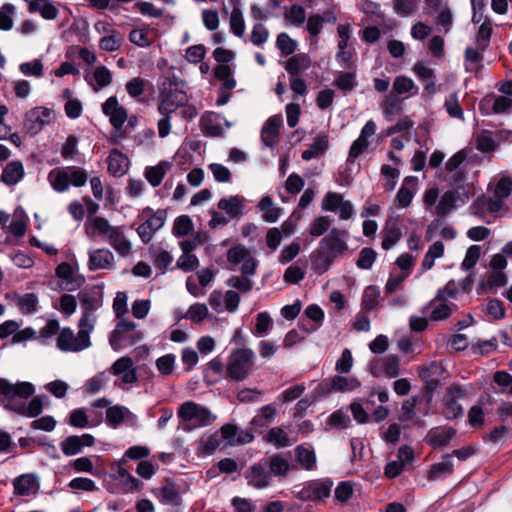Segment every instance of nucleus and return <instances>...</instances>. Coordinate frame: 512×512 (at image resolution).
Instances as JSON below:
<instances>
[{
    "mask_svg": "<svg viewBox=\"0 0 512 512\" xmlns=\"http://www.w3.org/2000/svg\"><path fill=\"white\" fill-rule=\"evenodd\" d=\"M35 388L30 382L15 384L0 378V406L21 416L35 418L43 411V401L40 396L26 401L34 394Z\"/></svg>",
    "mask_w": 512,
    "mask_h": 512,
    "instance_id": "obj_1",
    "label": "nucleus"
},
{
    "mask_svg": "<svg viewBox=\"0 0 512 512\" xmlns=\"http://www.w3.org/2000/svg\"><path fill=\"white\" fill-rule=\"evenodd\" d=\"M255 353L250 348H237L230 353L225 365V379L230 382H243L252 373Z\"/></svg>",
    "mask_w": 512,
    "mask_h": 512,
    "instance_id": "obj_2",
    "label": "nucleus"
},
{
    "mask_svg": "<svg viewBox=\"0 0 512 512\" xmlns=\"http://www.w3.org/2000/svg\"><path fill=\"white\" fill-rule=\"evenodd\" d=\"M177 416L181 421L179 429L186 432L209 426L216 419L210 409L193 401L182 403L178 408Z\"/></svg>",
    "mask_w": 512,
    "mask_h": 512,
    "instance_id": "obj_3",
    "label": "nucleus"
},
{
    "mask_svg": "<svg viewBox=\"0 0 512 512\" xmlns=\"http://www.w3.org/2000/svg\"><path fill=\"white\" fill-rule=\"evenodd\" d=\"M47 180L58 193L66 192L70 185L82 187L88 181L87 172L78 166L57 167L48 173Z\"/></svg>",
    "mask_w": 512,
    "mask_h": 512,
    "instance_id": "obj_4",
    "label": "nucleus"
},
{
    "mask_svg": "<svg viewBox=\"0 0 512 512\" xmlns=\"http://www.w3.org/2000/svg\"><path fill=\"white\" fill-rule=\"evenodd\" d=\"M121 460L114 461L110 466L108 477L114 482L106 481L105 487L112 494H124L140 489V482L123 467Z\"/></svg>",
    "mask_w": 512,
    "mask_h": 512,
    "instance_id": "obj_5",
    "label": "nucleus"
},
{
    "mask_svg": "<svg viewBox=\"0 0 512 512\" xmlns=\"http://www.w3.org/2000/svg\"><path fill=\"white\" fill-rule=\"evenodd\" d=\"M142 339V333L136 331L133 321L122 319L109 336V343L114 351L128 348Z\"/></svg>",
    "mask_w": 512,
    "mask_h": 512,
    "instance_id": "obj_6",
    "label": "nucleus"
},
{
    "mask_svg": "<svg viewBox=\"0 0 512 512\" xmlns=\"http://www.w3.org/2000/svg\"><path fill=\"white\" fill-rule=\"evenodd\" d=\"M468 150L462 149L453 154L446 162L443 179L457 186L464 185L468 175Z\"/></svg>",
    "mask_w": 512,
    "mask_h": 512,
    "instance_id": "obj_7",
    "label": "nucleus"
},
{
    "mask_svg": "<svg viewBox=\"0 0 512 512\" xmlns=\"http://www.w3.org/2000/svg\"><path fill=\"white\" fill-rule=\"evenodd\" d=\"M472 187L460 185L444 192L436 207V216L445 217L453 210L465 205L470 199Z\"/></svg>",
    "mask_w": 512,
    "mask_h": 512,
    "instance_id": "obj_8",
    "label": "nucleus"
},
{
    "mask_svg": "<svg viewBox=\"0 0 512 512\" xmlns=\"http://www.w3.org/2000/svg\"><path fill=\"white\" fill-rule=\"evenodd\" d=\"M227 261L230 269L240 271L243 275H254L258 266V260L251 251L243 245H235L227 251Z\"/></svg>",
    "mask_w": 512,
    "mask_h": 512,
    "instance_id": "obj_9",
    "label": "nucleus"
},
{
    "mask_svg": "<svg viewBox=\"0 0 512 512\" xmlns=\"http://www.w3.org/2000/svg\"><path fill=\"white\" fill-rule=\"evenodd\" d=\"M361 386L359 380L355 377H345L334 375L322 380L316 387L314 393L317 397H327L332 393L352 392Z\"/></svg>",
    "mask_w": 512,
    "mask_h": 512,
    "instance_id": "obj_10",
    "label": "nucleus"
},
{
    "mask_svg": "<svg viewBox=\"0 0 512 512\" xmlns=\"http://www.w3.org/2000/svg\"><path fill=\"white\" fill-rule=\"evenodd\" d=\"M146 215L148 216L145 221L136 229L138 236L145 244L149 243L155 233L164 226L167 219V212L164 209H158L153 212L151 208L147 207L143 210L142 217Z\"/></svg>",
    "mask_w": 512,
    "mask_h": 512,
    "instance_id": "obj_11",
    "label": "nucleus"
},
{
    "mask_svg": "<svg viewBox=\"0 0 512 512\" xmlns=\"http://www.w3.org/2000/svg\"><path fill=\"white\" fill-rule=\"evenodd\" d=\"M321 209L325 212L338 213L340 220H349L355 216L353 204L338 192H327L322 199Z\"/></svg>",
    "mask_w": 512,
    "mask_h": 512,
    "instance_id": "obj_12",
    "label": "nucleus"
},
{
    "mask_svg": "<svg viewBox=\"0 0 512 512\" xmlns=\"http://www.w3.org/2000/svg\"><path fill=\"white\" fill-rule=\"evenodd\" d=\"M52 110L38 106L28 110L23 119V129L31 136L40 133L51 121Z\"/></svg>",
    "mask_w": 512,
    "mask_h": 512,
    "instance_id": "obj_13",
    "label": "nucleus"
},
{
    "mask_svg": "<svg viewBox=\"0 0 512 512\" xmlns=\"http://www.w3.org/2000/svg\"><path fill=\"white\" fill-rule=\"evenodd\" d=\"M348 237L347 231L334 227L321 239L319 246L335 258H340L348 251Z\"/></svg>",
    "mask_w": 512,
    "mask_h": 512,
    "instance_id": "obj_14",
    "label": "nucleus"
},
{
    "mask_svg": "<svg viewBox=\"0 0 512 512\" xmlns=\"http://www.w3.org/2000/svg\"><path fill=\"white\" fill-rule=\"evenodd\" d=\"M465 396L466 391L458 384H452L446 388L443 398V414L446 419L453 420L463 415L459 400Z\"/></svg>",
    "mask_w": 512,
    "mask_h": 512,
    "instance_id": "obj_15",
    "label": "nucleus"
},
{
    "mask_svg": "<svg viewBox=\"0 0 512 512\" xmlns=\"http://www.w3.org/2000/svg\"><path fill=\"white\" fill-rule=\"evenodd\" d=\"M56 345L62 352H80L90 347L91 341H87L83 333L75 335L72 329L65 327L60 330Z\"/></svg>",
    "mask_w": 512,
    "mask_h": 512,
    "instance_id": "obj_16",
    "label": "nucleus"
},
{
    "mask_svg": "<svg viewBox=\"0 0 512 512\" xmlns=\"http://www.w3.org/2000/svg\"><path fill=\"white\" fill-rule=\"evenodd\" d=\"M164 89L165 92L157 106L159 114H173L188 103V95L183 89H167L166 83Z\"/></svg>",
    "mask_w": 512,
    "mask_h": 512,
    "instance_id": "obj_17",
    "label": "nucleus"
},
{
    "mask_svg": "<svg viewBox=\"0 0 512 512\" xmlns=\"http://www.w3.org/2000/svg\"><path fill=\"white\" fill-rule=\"evenodd\" d=\"M457 305L448 300L442 299L441 294H437L423 309L422 312L429 316L432 321H443L449 318L454 311H456Z\"/></svg>",
    "mask_w": 512,
    "mask_h": 512,
    "instance_id": "obj_18",
    "label": "nucleus"
},
{
    "mask_svg": "<svg viewBox=\"0 0 512 512\" xmlns=\"http://www.w3.org/2000/svg\"><path fill=\"white\" fill-rule=\"evenodd\" d=\"M199 125L206 136L212 137L221 136L225 128L231 126L223 115L215 112H205L200 118Z\"/></svg>",
    "mask_w": 512,
    "mask_h": 512,
    "instance_id": "obj_19",
    "label": "nucleus"
},
{
    "mask_svg": "<svg viewBox=\"0 0 512 512\" xmlns=\"http://www.w3.org/2000/svg\"><path fill=\"white\" fill-rule=\"evenodd\" d=\"M369 371L374 377L387 376L394 378L400 372V360L394 355L377 358L370 362Z\"/></svg>",
    "mask_w": 512,
    "mask_h": 512,
    "instance_id": "obj_20",
    "label": "nucleus"
},
{
    "mask_svg": "<svg viewBox=\"0 0 512 512\" xmlns=\"http://www.w3.org/2000/svg\"><path fill=\"white\" fill-rule=\"evenodd\" d=\"M375 132L376 123L373 120H368L361 129L360 135L350 147L347 158L348 162H354L361 154L368 150V147L371 144L369 138L372 137Z\"/></svg>",
    "mask_w": 512,
    "mask_h": 512,
    "instance_id": "obj_21",
    "label": "nucleus"
},
{
    "mask_svg": "<svg viewBox=\"0 0 512 512\" xmlns=\"http://www.w3.org/2000/svg\"><path fill=\"white\" fill-rule=\"evenodd\" d=\"M89 271L115 269L114 254L108 248L90 249L88 251Z\"/></svg>",
    "mask_w": 512,
    "mask_h": 512,
    "instance_id": "obj_22",
    "label": "nucleus"
},
{
    "mask_svg": "<svg viewBox=\"0 0 512 512\" xmlns=\"http://www.w3.org/2000/svg\"><path fill=\"white\" fill-rule=\"evenodd\" d=\"M102 112L109 118V122L115 129H121L128 119L126 108L119 104L116 96L109 97L102 104Z\"/></svg>",
    "mask_w": 512,
    "mask_h": 512,
    "instance_id": "obj_23",
    "label": "nucleus"
},
{
    "mask_svg": "<svg viewBox=\"0 0 512 512\" xmlns=\"http://www.w3.org/2000/svg\"><path fill=\"white\" fill-rule=\"evenodd\" d=\"M111 373L121 380L123 389H127L126 385L129 386L137 381L136 368L128 356L117 359L111 367Z\"/></svg>",
    "mask_w": 512,
    "mask_h": 512,
    "instance_id": "obj_24",
    "label": "nucleus"
},
{
    "mask_svg": "<svg viewBox=\"0 0 512 512\" xmlns=\"http://www.w3.org/2000/svg\"><path fill=\"white\" fill-rule=\"evenodd\" d=\"M245 477L248 481V484L257 489L266 488L270 486L272 482L271 473L267 468L266 462L262 459L249 467Z\"/></svg>",
    "mask_w": 512,
    "mask_h": 512,
    "instance_id": "obj_25",
    "label": "nucleus"
},
{
    "mask_svg": "<svg viewBox=\"0 0 512 512\" xmlns=\"http://www.w3.org/2000/svg\"><path fill=\"white\" fill-rule=\"evenodd\" d=\"M332 481L329 479H319L308 482L300 494L302 498L311 500V501H319L323 500L330 496L332 489Z\"/></svg>",
    "mask_w": 512,
    "mask_h": 512,
    "instance_id": "obj_26",
    "label": "nucleus"
},
{
    "mask_svg": "<svg viewBox=\"0 0 512 512\" xmlns=\"http://www.w3.org/2000/svg\"><path fill=\"white\" fill-rule=\"evenodd\" d=\"M283 124L281 114H276L268 118L261 129V140L266 147L274 148L279 140V131Z\"/></svg>",
    "mask_w": 512,
    "mask_h": 512,
    "instance_id": "obj_27",
    "label": "nucleus"
},
{
    "mask_svg": "<svg viewBox=\"0 0 512 512\" xmlns=\"http://www.w3.org/2000/svg\"><path fill=\"white\" fill-rule=\"evenodd\" d=\"M94 443L95 438L91 434L71 435L61 441L60 448L64 455L74 456L80 453L84 447H90Z\"/></svg>",
    "mask_w": 512,
    "mask_h": 512,
    "instance_id": "obj_28",
    "label": "nucleus"
},
{
    "mask_svg": "<svg viewBox=\"0 0 512 512\" xmlns=\"http://www.w3.org/2000/svg\"><path fill=\"white\" fill-rule=\"evenodd\" d=\"M84 227L85 233L90 239L99 238L105 241L114 228L107 219L100 216L89 217Z\"/></svg>",
    "mask_w": 512,
    "mask_h": 512,
    "instance_id": "obj_29",
    "label": "nucleus"
},
{
    "mask_svg": "<svg viewBox=\"0 0 512 512\" xmlns=\"http://www.w3.org/2000/svg\"><path fill=\"white\" fill-rule=\"evenodd\" d=\"M106 242L122 257L132 253V245L124 233L123 227L114 226Z\"/></svg>",
    "mask_w": 512,
    "mask_h": 512,
    "instance_id": "obj_30",
    "label": "nucleus"
},
{
    "mask_svg": "<svg viewBox=\"0 0 512 512\" xmlns=\"http://www.w3.org/2000/svg\"><path fill=\"white\" fill-rule=\"evenodd\" d=\"M512 191V180L510 177H502L497 182L493 196L490 197L488 202L489 210L495 212L502 208L503 201L506 199Z\"/></svg>",
    "mask_w": 512,
    "mask_h": 512,
    "instance_id": "obj_31",
    "label": "nucleus"
},
{
    "mask_svg": "<svg viewBox=\"0 0 512 512\" xmlns=\"http://www.w3.org/2000/svg\"><path fill=\"white\" fill-rule=\"evenodd\" d=\"M295 461L304 470L313 471L317 468V458L313 446L303 443L294 449Z\"/></svg>",
    "mask_w": 512,
    "mask_h": 512,
    "instance_id": "obj_32",
    "label": "nucleus"
},
{
    "mask_svg": "<svg viewBox=\"0 0 512 512\" xmlns=\"http://www.w3.org/2000/svg\"><path fill=\"white\" fill-rule=\"evenodd\" d=\"M502 140V131L481 130L475 139L476 148L484 153L491 152L500 145Z\"/></svg>",
    "mask_w": 512,
    "mask_h": 512,
    "instance_id": "obj_33",
    "label": "nucleus"
},
{
    "mask_svg": "<svg viewBox=\"0 0 512 512\" xmlns=\"http://www.w3.org/2000/svg\"><path fill=\"white\" fill-rule=\"evenodd\" d=\"M217 206L226 213L230 220L239 219L244 213L245 198L239 195L222 198Z\"/></svg>",
    "mask_w": 512,
    "mask_h": 512,
    "instance_id": "obj_34",
    "label": "nucleus"
},
{
    "mask_svg": "<svg viewBox=\"0 0 512 512\" xmlns=\"http://www.w3.org/2000/svg\"><path fill=\"white\" fill-rule=\"evenodd\" d=\"M108 172L113 177H121L129 169V159L118 149H112L108 158Z\"/></svg>",
    "mask_w": 512,
    "mask_h": 512,
    "instance_id": "obj_35",
    "label": "nucleus"
},
{
    "mask_svg": "<svg viewBox=\"0 0 512 512\" xmlns=\"http://www.w3.org/2000/svg\"><path fill=\"white\" fill-rule=\"evenodd\" d=\"M310 259L314 272L322 275L330 269L337 258L319 246L311 253Z\"/></svg>",
    "mask_w": 512,
    "mask_h": 512,
    "instance_id": "obj_36",
    "label": "nucleus"
},
{
    "mask_svg": "<svg viewBox=\"0 0 512 512\" xmlns=\"http://www.w3.org/2000/svg\"><path fill=\"white\" fill-rule=\"evenodd\" d=\"M56 276L63 281V288L68 291L78 289L83 282V280L75 275V270L72 265L67 262H63L57 266Z\"/></svg>",
    "mask_w": 512,
    "mask_h": 512,
    "instance_id": "obj_37",
    "label": "nucleus"
},
{
    "mask_svg": "<svg viewBox=\"0 0 512 512\" xmlns=\"http://www.w3.org/2000/svg\"><path fill=\"white\" fill-rule=\"evenodd\" d=\"M149 253L155 267L162 272H165L174 260L171 251L165 248L163 243L152 245Z\"/></svg>",
    "mask_w": 512,
    "mask_h": 512,
    "instance_id": "obj_38",
    "label": "nucleus"
},
{
    "mask_svg": "<svg viewBox=\"0 0 512 512\" xmlns=\"http://www.w3.org/2000/svg\"><path fill=\"white\" fill-rule=\"evenodd\" d=\"M25 175L21 161H11L5 165L1 174V181L7 186L18 184Z\"/></svg>",
    "mask_w": 512,
    "mask_h": 512,
    "instance_id": "obj_39",
    "label": "nucleus"
},
{
    "mask_svg": "<svg viewBox=\"0 0 512 512\" xmlns=\"http://www.w3.org/2000/svg\"><path fill=\"white\" fill-rule=\"evenodd\" d=\"M455 434V430L448 427L432 428L427 436L426 442L432 448H440L446 446Z\"/></svg>",
    "mask_w": 512,
    "mask_h": 512,
    "instance_id": "obj_40",
    "label": "nucleus"
},
{
    "mask_svg": "<svg viewBox=\"0 0 512 512\" xmlns=\"http://www.w3.org/2000/svg\"><path fill=\"white\" fill-rule=\"evenodd\" d=\"M417 187V179L412 177H407L404 179L400 189L396 195V204L399 207L406 208L408 207L416 193Z\"/></svg>",
    "mask_w": 512,
    "mask_h": 512,
    "instance_id": "obj_41",
    "label": "nucleus"
},
{
    "mask_svg": "<svg viewBox=\"0 0 512 512\" xmlns=\"http://www.w3.org/2000/svg\"><path fill=\"white\" fill-rule=\"evenodd\" d=\"M171 167L172 164L170 162L160 161L155 166H147L144 171V176L152 187H158Z\"/></svg>",
    "mask_w": 512,
    "mask_h": 512,
    "instance_id": "obj_42",
    "label": "nucleus"
},
{
    "mask_svg": "<svg viewBox=\"0 0 512 512\" xmlns=\"http://www.w3.org/2000/svg\"><path fill=\"white\" fill-rule=\"evenodd\" d=\"M13 488L15 495L29 496L37 489V479L32 474L20 475L13 480Z\"/></svg>",
    "mask_w": 512,
    "mask_h": 512,
    "instance_id": "obj_43",
    "label": "nucleus"
},
{
    "mask_svg": "<svg viewBox=\"0 0 512 512\" xmlns=\"http://www.w3.org/2000/svg\"><path fill=\"white\" fill-rule=\"evenodd\" d=\"M418 92L419 87L411 78L400 75L394 79L391 94L395 97L400 95H407V97H411L417 95Z\"/></svg>",
    "mask_w": 512,
    "mask_h": 512,
    "instance_id": "obj_44",
    "label": "nucleus"
},
{
    "mask_svg": "<svg viewBox=\"0 0 512 512\" xmlns=\"http://www.w3.org/2000/svg\"><path fill=\"white\" fill-rule=\"evenodd\" d=\"M258 209L262 213V219L267 223H275L283 214V209L275 207L270 196H263L258 205Z\"/></svg>",
    "mask_w": 512,
    "mask_h": 512,
    "instance_id": "obj_45",
    "label": "nucleus"
},
{
    "mask_svg": "<svg viewBox=\"0 0 512 512\" xmlns=\"http://www.w3.org/2000/svg\"><path fill=\"white\" fill-rule=\"evenodd\" d=\"M381 291L376 285L367 286L362 295L361 299V310L362 312H370L377 310L379 307Z\"/></svg>",
    "mask_w": 512,
    "mask_h": 512,
    "instance_id": "obj_46",
    "label": "nucleus"
},
{
    "mask_svg": "<svg viewBox=\"0 0 512 512\" xmlns=\"http://www.w3.org/2000/svg\"><path fill=\"white\" fill-rule=\"evenodd\" d=\"M312 65L310 56L306 53H298L291 56L286 63V70L291 75H298Z\"/></svg>",
    "mask_w": 512,
    "mask_h": 512,
    "instance_id": "obj_47",
    "label": "nucleus"
},
{
    "mask_svg": "<svg viewBox=\"0 0 512 512\" xmlns=\"http://www.w3.org/2000/svg\"><path fill=\"white\" fill-rule=\"evenodd\" d=\"M225 447L220 434L213 433L203 436L199 443V454L201 456H208L214 454L218 449Z\"/></svg>",
    "mask_w": 512,
    "mask_h": 512,
    "instance_id": "obj_48",
    "label": "nucleus"
},
{
    "mask_svg": "<svg viewBox=\"0 0 512 512\" xmlns=\"http://www.w3.org/2000/svg\"><path fill=\"white\" fill-rule=\"evenodd\" d=\"M29 11L31 13H40L46 20H54L59 14V10L55 5L47 0H33L29 3Z\"/></svg>",
    "mask_w": 512,
    "mask_h": 512,
    "instance_id": "obj_49",
    "label": "nucleus"
},
{
    "mask_svg": "<svg viewBox=\"0 0 512 512\" xmlns=\"http://www.w3.org/2000/svg\"><path fill=\"white\" fill-rule=\"evenodd\" d=\"M329 146L328 136L325 134L318 135L309 148L302 152V159L309 161L311 159L321 156Z\"/></svg>",
    "mask_w": 512,
    "mask_h": 512,
    "instance_id": "obj_50",
    "label": "nucleus"
},
{
    "mask_svg": "<svg viewBox=\"0 0 512 512\" xmlns=\"http://www.w3.org/2000/svg\"><path fill=\"white\" fill-rule=\"evenodd\" d=\"M333 85L344 94L351 92L358 85L356 67H353V69L348 72H339L334 79Z\"/></svg>",
    "mask_w": 512,
    "mask_h": 512,
    "instance_id": "obj_51",
    "label": "nucleus"
},
{
    "mask_svg": "<svg viewBox=\"0 0 512 512\" xmlns=\"http://www.w3.org/2000/svg\"><path fill=\"white\" fill-rule=\"evenodd\" d=\"M262 460L266 462L271 476H285L289 471L290 464L281 455L275 454L271 457L262 458Z\"/></svg>",
    "mask_w": 512,
    "mask_h": 512,
    "instance_id": "obj_52",
    "label": "nucleus"
},
{
    "mask_svg": "<svg viewBox=\"0 0 512 512\" xmlns=\"http://www.w3.org/2000/svg\"><path fill=\"white\" fill-rule=\"evenodd\" d=\"M130 414L131 412L125 406L114 405L108 407L106 411V423L112 428H117Z\"/></svg>",
    "mask_w": 512,
    "mask_h": 512,
    "instance_id": "obj_53",
    "label": "nucleus"
},
{
    "mask_svg": "<svg viewBox=\"0 0 512 512\" xmlns=\"http://www.w3.org/2000/svg\"><path fill=\"white\" fill-rule=\"evenodd\" d=\"M441 372V365L437 362H431L429 365L418 368L419 377L430 387L438 384L437 376Z\"/></svg>",
    "mask_w": 512,
    "mask_h": 512,
    "instance_id": "obj_54",
    "label": "nucleus"
},
{
    "mask_svg": "<svg viewBox=\"0 0 512 512\" xmlns=\"http://www.w3.org/2000/svg\"><path fill=\"white\" fill-rule=\"evenodd\" d=\"M19 71L26 77L39 79L44 75L43 61L40 58H35L31 61L22 62L19 64Z\"/></svg>",
    "mask_w": 512,
    "mask_h": 512,
    "instance_id": "obj_55",
    "label": "nucleus"
},
{
    "mask_svg": "<svg viewBox=\"0 0 512 512\" xmlns=\"http://www.w3.org/2000/svg\"><path fill=\"white\" fill-rule=\"evenodd\" d=\"M92 78L94 83H91L94 91H99L112 83L111 71L103 65L97 66L93 72Z\"/></svg>",
    "mask_w": 512,
    "mask_h": 512,
    "instance_id": "obj_56",
    "label": "nucleus"
},
{
    "mask_svg": "<svg viewBox=\"0 0 512 512\" xmlns=\"http://www.w3.org/2000/svg\"><path fill=\"white\" fill-rule=\"evenodd\" d=\"M266 442L277 448H283L291 445L288 434L281 427L271 428L264 436Z\"/></svg>",
    "mask_w": 512,
    "mask_h": 512,
    "instance_id": "obj_57",
    "label": "nucleus"
},
{
    "mask_svg": "<svg viewBox=\"0 0 512 512\" xmlns=\"http://www.w3.org/2000/svg\"><path fill=\"white\" fill-rule=\"evenodd\" d=\"M382 248L390 250L400 240L402 233L399 227L395 224L387 225L382 231Z\"/></svg>",
    "mask_w": 512,
    "mask_h": 512,
    "instance_id": "obj_58",
    "label": "nucleus"
},
{
    "mask_svg": "<svg viewBox=\"0 0 512 512\" xmlns=\"http://www.w3.org/2000/svg\"><path fill=\"white\" fill-rule=\"evenodd\" d=\"M276 414L277 410L274 404H267L258 410L251 423L255 426H266L273 421Z\"/></svg>",
    "mask_w": 512,
    "mask_h": 512,
    "instance_id": "obj_59",
    "label": "nucleus"
},
{
    "mask_svg": "<svg viewBox=\"0 0 512 512\" xmlns=\"http://www.w3.org/2000/svg\"><path fill=\"white\" fill-rule=\"evenodd\" d=\"M444 254V244L441 241L434 242L426 252L423 261L422 267L424 270H429L434 266V262L436 259L442 257Z\"/></svg>",
    "mask_w": 512,
    "mask_h": 512,
    "instance_id": "obj_60",
    "label": "nucleus"
},
{
    "mask_svg": "<svg viewBox=\"0 0 512 512\" xmlns=\"http://www.w3.org/2000/svg\"><path fill=\"white\" fill-rule=\"evenodd\" d=\"M450 455L447 454L444 456V460L442 462L436 463L431 466L429 471V479H438L445 475H450L453 472L454 465L453 462L449 459Z\"/></svg>",
    "mask_w": 512,
    "mask_h": 512,
    "instance_id": "obj_61",
    "label": "nucleus"
},
{
    "mask_svg": "<svg viewBox=\"0 0 512 512\" xmlns=\"http://www.w3.org/2000/svg\"><path fill=\"white\" fill-rule=\"evenodd\" d=\"M193 230L192 220L188 215L176 217L173 223L172 232L176 237H184L189 235Z\"/></svg>",
    "mask_w": 512,
    "mask_h": 512,
    "instance_id": "obj_62",
    "label": "nucleus"
},
{
    "mask_svg": "<svg viewBox=\"0 0 512 512\" xmlns=\"http://www.w3.org/2000/svg\"><path fill=\"white\" fill-rule=\"evenodd\" d=\"M123 41V35L118 31L107 37H101L99 40V47L103 51L114 52L121 48Z\"/></svg>",
    "mask_w": 512,
    "mask_h": 512,
    "instance_id": "obj_63",
    "label": "nucleus"
},
{
    "mask_svg": "<svg viewBox=\"0 0 512 512\" xmlns=\"http://www.w3.org/2000/svg\"><path fill=\"white\" fill-rule=\"evenodd\" d=\"M331 223L328 216H318L309 224V234L312 237L322 236L329 230Z\"/></svg>",
    "mask_w": 512,
    "mask_h": 512,
    "instance_id": "obj_64",
    "label": "nucleus"
}]
</instances>
